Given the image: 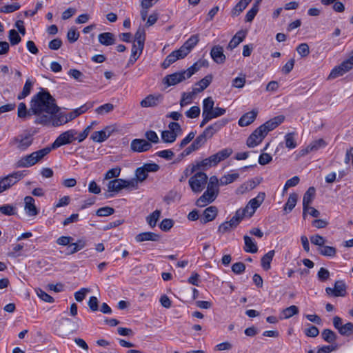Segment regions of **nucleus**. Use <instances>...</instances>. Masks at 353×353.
<instances>
[{
	"instance_id": "obj_1",
	"label": "nucleus",
	"mask_w": 353,
	"mask_h": 353,
	"mask_svg": "<svg viewBox=\"0 0 353 353\" xmlns=\"http://www.w3.org/2000/svg\"><path fill=\"white\" fill-rule=\"evenodd\" d=\"M30 106L31 112L35 116L36 124H48L52 115L59 111L54 98L43 88L32 97Z\"/></svg>"
},
{
	"instance_id": "obj_2",
	"label": "nucleus",
	"mask_w": 353,
	"mask_h": 353,
	"mask_svg": "<svg viewBox=\"0 0 353 353\" xmlns=\"http://www.w3.org/2000/svg\"><path fill=\"white\" fill-rule=\"evenodd\" d=\"M51 151V148L46 147L30 154L21 157L16 163L17 168H30L43 159Z\"/></svg>"
},
{
	"instance_id": "obj_3",
	"label": "nucleus",
	"mask_w": 353,
	"mask_h": 353,
	"mask_svg": "<svg viewBox=\"0 0 353 353\" xmlns=\"http://www.w3.org/2000/svg\"><path fill=\"white\" fill-rule=\"evenodd\" d=\"M107 187L109 192H119L123 188L137 189V181L134 179L130 180L113 179L108 182Z\"/></svg>"
},
{
	"instance_id": "obj_4",
	"label": "nucleus",
	"mask_w": 353,
	"mask_h": 353,
	"mask_svg": "<svg viewBox=\"0 0 353 353\" xmlns=\"http://www.w3.org/2000/svg\"><path fill=\"white\" fill-rule=\"evenodd\" d=\"M26 171H16L4 177L0 178V193L8 190L22 179Z\"/></svg>"
},
{
	"instance_id": "obj_5",
	"label": "nucleus",
	"mask_w": 353,
	"mask_h": 353,
	"mask_svg": "<svg viewBox=\"0 0 353 353\" xmlns=\"http://www.w3.org/2000/svg\"><path fill=\"white\" fill-rule=\"evenodd\" d=\"M208 176L204 172H197L189 179V185L192 192H201L205 187L208 182Z\"/></svg>"
},
{
	"instance_id": "obj_6",
	"label": "nucleus",
	"mask_w": 353,
	"mask_h": 353,
	"mask_svg": "<svg viewBox=\"0 0 353 353\" xmlns=\"http://www.w3.org/2000/svg\"><path fill=\"white\" fill-rule=\"evenodd\" d=\"M77 134V132L73 129L61 133L52 144L51 150L72 143L74 140H76L75 136Z\"/></svg>"
},
{
	"instance_id": "obj_7",
	"label": "nucleus",
	"mask_w": 353,
	"mask_h": 353,
	"mask_svg": "<svg viewBox=\"0 0 353 353\" xmlns=\"http://www.w3.org/2000/svg\"><path fill=\"white\" fill-rule=\"evenodd\" d=\"M33 139L30 135H19L11 139L10 144L16 145L17 148L21 151H25L32 143Z\"/></svg>"
},
{
	"instance_id": "obj_8",
	"label": "nucleus",
	"mask_w": 353,
	"mask_h": 353,
	"mask_svg": "<svg viewBox=\"0 0 353 353\" xmlns=\"http://www.w3.org/2000/svg\"><path fill=\"white\" fill-rule=\"evenodd\" d=\"M267 134L263 133V130L260 128H257L248 138L247 145L249 148H254L261 143L263 139Z\"/></svg>"
},
{
	"instance_id": "obj_9",
	"label": "nucleus",
	"mask_w": 353,
	"mask_h": 353,
	"mask_svg": "<svg viewBox=\"0 0 353 353\" xmlns=\"http://www.w3.org/2000/svg\"><path fill=\"white\" fill-rule=\"evenodd\" d=\"M265 194L264 192H259L254 199H252L246 205L245 210L249 216H251L255 212L256 210L261 205L265 199Z\"/></svg>"
},
{
	"instance_id": "obj_10",
	"label": "nucleus",
	"mask_w": 353,
	"mask_h": 353,
	"mask_svg": "<svg viewBox=\"0 0 353 353\" xmlns=\"http://www.w3.org/2000/svg\"><path fill=\"white\" fill-rule=\"evenodd\" d=\"M285 120L283 115H279L274 118L267 121L265 123L260 125L259 127L263 130V133L268 134L270 131L273 130L280 124H281Z\"/></svg>"
},
{
	"instance_id": "obj_11",
	"label": "nucleus",
	"mask_w": 353,
	"mask_h": 353,
	"mask_svg": "<svg viewBox=\"0 0 353 353\" xmlns=\"http://www.w3.org/2000/svg\"><path fill=\"white\" fill-rule=\"evenodd\" d=\"M325 292L328 295L334 296H345L346 294V285L343 281H337L334 283V288H326Z\"/></svg>"
},
{
	"instance_id": "obj_12",
	"label": "nucleus",
	"mask_w": 353,
	"mask_h": 353,
	"mask_svg": "<svg viewBox=\"0 0 353 353\" xmlns=\"http://www.w3.org/2000/svg\"><path fill=\"white\" fill-rule=\"evenodd\" d=\"M188 77L185 74L184 71H181L179 72H175L169 75H167L163 79V83L166 84L168 86L175 85L179 83L182 82L183 81L187 79Z\"/></svg>"
},
{
	"instance_id": "obj_13",
	"label": "nucleus",
	"mask_w": 353,
	"mask_h": 353,
	"mask_svg": "<svg viewBox=\"0 0 353 353\" xmlns=\"http://www.w3.org/2000/svg\"><path fill=\"white\" fill-rule=\"evenodd\" d=\"M228 122L229 120L228 119H221L207 127L203 132L206 134L208 139L212 138L215 133L223 128Z\"/></svg>"
},
{
	"instance_id": "obj_14",
	"label": "nucleus",
	"mask_w": 353,
	"mask_h": 353,
	"mask_svg": "<svg viewBox=\"0 0 353 353\" xmlns=\"http://www.w3.org/2000/svg\"><path fill=\"white\" fill-rule=\"evenodd\" d=\"M162 101V94H149L140 102V105L142 108H153L157 106Z\"/></svg>"
},
{
	"instance_id": "obj_15",
	"label": "nucleus",
	"mask_w": 353,
	"mask_h": 353,
	"mask_svg": "<svg viewBox=\"0 0 353 353\" xmlns=\"http://www.w3.org/2000/svg\"><path fill=\"white\" fill-rule=\"evenodd\" d=\"M218 196L216 192H211L208 189L203 192V194L196 200V205L198 207H205L208 204L213 202L216 196Z\"/></svg>"
},
{
	"instance_id": "obj_16",
	"label": "nucleus",
	"mask_w": 353,
	"mask_h": 353,
	"mask_svg": "<svg viewBox=\"0 0 353 353\" xmlns=\"http://www.w3.org/2000/svg\"><path fill=\"white\" fill-rule=\"evenodd\" d=\"M315 188L310 187L304 194L303 198V216L305 219L307 211L309 210V205L312 202L315 196Z\"/></svg>"
},
{
	"instance_id": "obj_17",
	"label": "nucleus",
	"mask_w": 353,
	"mask_h": 353,
	"mask_svg": "<svg viewBox=\"0 0 353 353\" xmlns=\"http://www.w3.org/2000/svg\"><path fill=\"white\" fill-rule=\"evenodd\" d=\"M131 149L137 152H143L149 150L152 145L145 139H136L131 142Z\"/></svg>"
},
{
	"instance_id": "obj_18",
	"label": "nucleus",
	"mask_w": 353,
	"mask_h": 353,
	"mask_svg": "<svg viewBox=\"0 0 353 353\" xmlns=\"http://www.w3.org/2000/svg\"><path fill=\"white\" fill-rule=\"evenodd\" d=\"M199 34L192 35L179 48L181 50V52H183V54L186 57L190 52L192 48L199 43Z\"/></svg>"
},
{
	"instance_id": "obj_19",
	"label": "nucleus",
	"mask_w": 353,
	"mask_h": 353,
	"mask_svg": "<svg viewBox=\"0 0 353 353\" xmlns=\"http://www.w3.org/2000/svg\"><path fill=\"white\" fill-rule=\"evenodd\" d=\"M210 56L212 60L218 64H222L225 61L226 57L223 53V48L221 46H214L211 49Z\"/></svg>"
},
{
	"instance_id": "obj_20",
	"label": "nucleus",
	"mask_w": 353,
	"mask_h": 353,
	"mask_svg": "<svg viewBox=\"0 0 353 353\" xmlns=\"http://www.w3.org/2000/svg\"><path fill=\"white\" fill-rule=\"evenodd\" d=\"M111 132V127L107 126L102 130L94 132L90 139L94 142L101 143L105 141L110 136Z\"/></svg>"
},
{
	"instance_id": "obj_21",
	"label": "nucleus",
	"mask_w": 353,
	"mask_h": 353,
	"mask_svg": "<svg viewBox=\"0 0 353 353\" xmlns=\"http://www.w3.org/2000/svg\"><path fill=\"white\" fill-rule=\"evenodd\" d=\"M50 122L48 124H42L45 126L58 127L67 123L68 121L65 117V114L63 112L54 113L50 119Z\"/></svg>"
},
{
	"instance_id": "obj_22",
	"label": "nucleus",
	"mask_w": 353,
	"mask_h": 353,
	"mask_svg": "<svg viewBox=\"0 0 353 353\" xmlns=\"http://www.w3.org/2000/svg\"><path fill=\"white\" fill-rule=\"evenodd\" d=\"M209 65L208 60L200 59L195 62L191 67L185 70H183L188 79L190 78L194 73L199 71L201 68H207Z\"/></svg>"
},
{
	"instance_id": "obj_23",
	"label": "nucleus",
	"mask_w": 353,
	"mask_h": 353,
	"mask_svg": "<svg viewBox=\"0 0 353 353\" xmlns=\"http://www.w3.org/2000/svg\"><path fill=\"white\" fill-rule=\"evenodd\" d=\"M25 203V211L26 213L30 216H37L39 213V210H37L35 203L34 199L30 196H27L24 198Z\"/></svg>"
},
{
	"instance_id": "obj_24",
	"label": "nucleus",
	"mask_w": 353,
	"mask_h": 353,
	"mask_svg": "<svg viewBox=\"0 0 353 353\" xmlns=\"http://www.w3.org/2000/svg\"><path fill=\"white\" fill-rule=\"evenodd\" d=\"M185 57V56L183 54V53L181 52L180 49L173 51L166 57L165 59L162 63V67L163 68H167L178 59H183Z\"/></svg>"
},
{
	"instance_id": "obj_25",
	"label": "nucleus",
	"mask_w": 353,
	"mask_h": 353,
	"mask_svg": "<svg viewBox=\"0 0 353 353\" xmlns=\"http://www.w3.org/2000/svg\"><path fill=\"white\" fill-rule=\"evenodd\" d=\"M258 114V110H252L250 112H248L244 114L239 120V125L241 127L248 126L256 119V117Z\"/></svg>"
},
{
	"instance_id": "obj_26",
	"label": "nucleus",
	"mask_w": 353,
	"mask_h": 353,
	"mask_svg": "<svg viewBox=\"0 0 353 353\" xmlns=\"http://www.w3.org/2000/svg\"><path fill=\"white\" fill-rule=\"evenodd\" d=\"M160 236L158 234L152 232H145L137 234L135 236V240L137 242H143L145 241H158Z\"/></svg>"
},
{
	"instance_id": "obj_27",
	"label": "nucleus",
	"mask_w": 353,
	"mask_h": 353,
	"mask_svg": "<svg viewBox=\"0 0 353 353\" xmlns=\"http://www.w3.org/2000/svg\"><path fill=\"white\" fill-rule=\"evenodd\" d=\"M218 210L215 206H210L203 212V218L201 219L203 223L213 221L217 215Z\"/></svg>"
},
{
	"instance_id": "obj_28",
	"label": "nucleus",
	"mask_w": 353,
	"mask_h": 353,
	"mask_svg": "<svg viewBox=\"0 0 353 353\" xmlns=\"http://www.w3.org/2000/svg\"><path fill=\"white\" fill-rule=\"evenodd\" d=\"M212 80V75H207L204 78H203L201 81L197 82L194 88V93H199L204 90L205 88H207L209 85L210 84L211 81Z\"/></svg>"
},
{
	"instance_id": "obj_29",
	"label": "nucleus",
	"mask_w": 353,
	"mask_h": 353,
	"mask_svg": "<svg viewBox=\"0 0 353 353\" xmlns=\"http://www.w3.org/2000/svg\"><path fill=\"white\" fill-rule=\"evenodd\" d=\"M159 0H141V10L140 12L141 19L145 21L148 17V10Z\"/></svg>"
},
{
	"instance_id": "obj_30",
	"label": "nucleus",
	"mask_w": 353,
	"mask_h": 353,
	"mask_svg": "<svg viewBox=\"0 0 353 353\" xmlns=\"http://www.w3.org/2000/svg\"><path fill=\"white\" fill-rule=\"evenodd\" d=\"M325 141L323 139L315 140L310 143L306 148L303 150L304 153H309L310 152L316 151L319 149L323 148L326 145Z\"/></svg>"
},
{
	"instance_id": "obj_31",
	"label": "nucleus",
	"mask_w": 353,
	"mask_h": 353,
	"mask_svg": "<svg viewBox=\"0 0 353 353\" xmlns=\"http://www.w3.org/2000/svg\"><path fill=\"white\" fill-rule=\"evenodd\" d=\"M245 37V34L243 32H238L229 42L227 48L233 50L237 47L240 43H241Z\"/></svg>"
},
{
	"instance_id": "obj_32",
	"label": "nucleus",
	"mask_w": 353,
	"mask_h": 353,
	"mask_svg": "<svg viewBox=\"0 0 353 353\" xmlns=\"http://www.w3.org/2000/svg\"><path fill=\"white\" fill-rule=\"evenodd\" d=\"M243 239H244V242H245L244 250L246 252H250V253L257 252V251H258L257 245L251 237H250L247 235H245L243 237Z\"/></svg>"
},
{
	"instance_id": "obj_33",
	"label": "nucleus",
	"mask_w": 353,
	"mask_h": 353,
	"mask_svg": "<svg viewBox=\"0 0 353 353\" xmlns=\"http://www.w3.org/2000/svg\"><path fill=\"white\" fill-rule=\"evenodd\" d=\"M99 41L104 46L113 45L115 43L114 34L111 32H103L99 35Z\"/></svg>"
},
{
	"instance_id": "obj_34",
	"label": "nucleus",
	"mask_w": 353,
	"mask_h": 353,
	"mask_svg": "<svg viewBox=\"0 0 353 353\" xmlns=\"http://www.w3.org/2000/svg\"><path fill=\"white\" fill-rule=\"evenodd\" d=\"M17 115L21 119H26L34 115V113L31 112V106L28 109L26 105L21 102L18 105Z\"/></svg>"
},
{
	"instance_id": "obj_35",
	"label": "nucleus",
	"mask_w": 353,
	"mask_h": 353,
	"mask_svg": "<svg viewBox=\"0 0 353 353\" xmlns=\"http://www.w3.org/2000/svg\"><path fill=\"white\" fill-rule=\"evenodd\" d=\"M298 199V195L296 193H292L290 194L287 202L285 203L283 210L285 213L291 212L296 206Z\"/></svg>"
},
{
	"instance_id": "obj_36",
	"label": "nucleus",
	"mask_w": 353,
	"mask_h": 353,
	"mask_svg": "<svg viewBox=\"0 0 353 353\" xmlns=\"http://www.w3.org/2000/svg\"><path fill=\"white\" fill-rule=\"evenodd\" d=\"M274 250H270L261 258V266L265 270H268L271 265V261L274 256Z\"/></svg>"
},
{
	"instance_id": "obj_37",
	"label": "nucleus",
	"mask_w": 353,
	"mask_h": 353,
	"mask_svg": "<svg viewBox=\"0 0 353 353\" xmlns=\"http://www.w3.org/2000/svg\"><path fill=\"white\" fill-rule=\"evenodd\" d=\"M214 102L212 97H209L205 99L203 101V114L211 116V112L214 109Z\"/></svg>"
},
{
	"instance_id": "obj_38",
	"label": "nucleus",
	"mask_w": 353,
	"mask_h": 353,
	"mask_svg": "<svg viewBox=\"0 0 353 353\" xmlns=\"http://www.w3.org/2000/svg\"><path fill=\"white\" fill-rule=\"evenodd\" d=\"M299 313V309L296 305H291L285 308L281 312V319H287Z\"/></svg>"
},
{
	"instance_id": "obj_39",
	"label": "nucleus",
	"mask_w": 353,
	"mask_h": 353,
	"mask_svg": "<svg viewBox=\"0 0 353 353\" xmlns=\"http://www.w3.org/2000/svg\"><path fill=\"white\" fill-rule=\"evenodd\" d=\"M32 86L33 83L31 81V80L30 79H27L23 85L22 91L18 94L17 99L19 100H21L28 97L30 94Z\"/></svg>"
},
{
	"instance_id": "obj_40",
	"label": "nucleus",
	"mask_w": 353,
	"mask_h": 353,
	"mask_svg": "<svg viewBox=\"0 0 353 353\" xmlns=\"http://www.w3.org/2000/svg\"><path fill=\"white\" fill-rule=\"evenodd\" d=\"M161 210H156L146 217V221L152 228L157 225V223L161 216Z\"/></svg>"
},
{
	"instance_id": "obj_41",
	"label": "nucleus",
	"mask_w": 353,
	"mask_h": 353,
	"mask_svg": "<svg viewBox=\"0 0 353 353\" xmlns=\"http://www.w3.org/2000/svg\"><path fill=\"white\" fill-rule=\"evenodd\" d=\"M323 339L330 343L334 342L337 339L336 334L330 329H325L321 332Z\"/></svg>"
},
{
	"instance_id": "obj_42",
	"label": "nucleus",
	"mask_w": 353,
	"mask_h": 353,
	"mask_svg": "<svg viewBox=\"0 0 353 353\" xmlns=\"http://www.w3.org/2000/svg\"><path fill=\"white\" fill-rule=\"evenodd\" d=\"M219 185L220 181L218 179V178L216 176H212L210 178L207 189L211 192H216V194H219Z\"/></svg>"
},
{
	"instance_id": "obj_43",
	"label": "nucleus",
	"mask_w": 353,
	"mask_h": 353,
	"mask_svg": "<svg viewBox=\"0 0 353 353\" xmlns=\"http://www.w3.org/2000/svg\"><path fill=\"white\" fill-rule=\"evenodd\" d=\"M145 32L143 28H139L135 33L134 42L137 43L139 47H144Z\"/></svg>"
},
{
	"instance_id": "obj_44",
	"label": "nucleus",
	"mask_w": 353,
	"mask_h": 353,
	"mask_svg": "<svg viewBox=\"0 0 353 353\" xmlns=\"http://www.w3.org/2000/svg\"><path fill=\"white\" fill-rule=\"evenodd\" d=\"M252 1V0H241L233 8L232 14L233 16H238Z\"/></svg>"
},
{
	"instance_id": "obj_45",
	"label": "nucleus",
	"mask_w": 353,
	"mask_h": 353,
	"mask_svg": "<svg viewBox=\"0 0 353 353\" xmlns=\"http://www.w3.org/2000/svg\"><path fill=\"white\" fill-rule=\"evenodd\" d=\"M239 177V174L238 173L228 174L224 175L220 179V185H226L230 184L236 180Z\"/></svg>"
},
{
	"instance_id": "obj_46",
	"label": "nucleus",
	"mask_w": 353,
	"mask_h": 353,
	"mask_svg": "<svg viewBox=\"0 0 353 353\" xmlns=\"http://www.w3.org/2000/svg\"><path fill=\"white\" fill-rule=\"evenodd\" d=\"M177 137V134L170 130H165L161 133V139L165 143H173Z\"/></svg>"
},
{
	"instance_id": "obj_47",
	"label": "nucleus",
	"mask_w": 353,
	"mask_h": 353,
	"mask_svg": "<svg viewBox=\"0 0 353 353\" xmlns=\"http://www.w3.org/2000/svg\"><path fill=\"white\" fill-rule=\"evenodd\" d=\"M85 246V242L83 240H79L77 243H72L70 244V248L72 247V248L69 249L68 254H72L83 249Z\"/></svg>"
},
{
	"instance_id": "obj_48",
	"label": "nucleus",
	"mask_w": 353,
	"mask_h": 353,
	"mask_svg": "<svg viewBox=\"0 0 353 353\" xmlns=\"http://www.w3.org/2000/svg\"><path fill=\"white\" fill-rule=\"evenodd\" d=\"M319 252L321 254L326 256H334L336 253L335 248L332 246H322L319 248Z\"/></svg>"
},
{
	"instance_id": "obj_49",
	"label": "nucleus",
	"mask_w": 353,
	"mask_h": 353,
	"mask_svg": "<svg viewBox=\"0 0 353 353\" xmlns=\"http://www.w3.org/2000/svg\"><path fill=\"white\" fill-rule=\"evenodd\" d=\"M114 110V105L110 103L103 104L95 109V112L100 115L109 113Z\"/></svg>"
},
{
	"instance_id": "obj_50",
	"label": "nucleus",
	"mask_w": 353,
	"mask_h": 353,
	"mask_svg": "<svg viewBox=\"0 0 353 353\" xmlns=\"http://www.w3.org/2000/svg\"><path fill=\"white\" fill-rule=\"evenodd\" d=\"M339 334L342 336H349L353 334V323L348 322L339 329Z\"/></svg>"
},
{
	"instance_id": "obj_51",
	"label": "nucleus",
	"mask_w": 353,
	"mask_h": 353,
	"mask_svg": "<svg viewBox=\"0 0 353 353\" xmlns=\"http://www.w3.org/2000/svg\"><path fill=\"white\" fill-rule=\"evenodd\" d=\"M196 93L194 92V90L190 92H183L182 94V97L180 101V105L181 107H183L192 102L193 96Z\"/></svg>"
},
{
	"instance_id": "obj_52",
	"label": "nucleus",
	"mask_w": 353,
	"mask_h": 353,
	"mask_svg": "<svg viewBox=\"0 0 353 353\" xmlns=\"http://www.w3.org/2000/svg\"><path fill=\"white\" fill-rule=\"evenodd\" d=\"M8 38L11 45L12 46L18 44L21 40L19 33L14 29L9 31Z\"/></svg>"
},
{
	"instance_id": "obj_53",
	"label": "nucleus",
	"mask_w": 353,
	"mask_h": 353,
	"mask_svg": "<svg viewBox=\"0 0 353 353\" xmlns=\"http://www.w3.org/2000/svg\"><path fill=\"white\" fill-rule=\"evenodd\" d=\"M344 74H345L344 69L341 67V65H339L332 69L328 76V79H336L339 77L343 76Z\"/></svg>"
},
{
	"instance_id": "obj_54",
	"label": "nucleus",
	"mask_w": 353,
	"mask_h": 353,
	"mask_svg": "<svg viewBox=\"0 0 353 353\" xmlns=\"http://www.w3.org/2000/svg\"><path fill=\"white\" fill-rule=\"evenodd\" d=\"M135 175L137 181V183L139 181L142 182L146 179L148 177V172L144 169L143 166L138 168L135 171Z\"/></svg>"
},
{
	"instance_id": "obj_55",
	"label": "nucleus",
	"mask_w": 353,
	"mask_h": 353,
	"mask_svg": "<svg viewBox=\"0 0 353 353\" xmlns=\"http://www.w3.org/2000/svg\"><path fill=\"white\" fill-rule=\"evenodd\" d=\"M296 51L301 57H306L310 54L309 46L306 43H301L297 46Z\"/></svg>"
},
{
	"instance_id": "obj_56",
	"label": "nucleus",
	"mask_w": 353,
	"mask_h": 353,
	"mask_svg": "<svg viewBox=\"0 0 353 353\" xmlns=\"http://www.w3.org/2000/svg\"><path fill=\"white\" fill-rule=\"evenodd\" d=\"M285 146L289 149H293L296 147V143L294 138V133H288L285 136Z\"/></svg>"
},
{
	"instance_id": "obj_57",
	"label": "nucleus",
	"mask_w": 353,
	"mask_h": 353,
	"mask_svg": "<svg viewBox=\"0 0 353 353\" xmlns=\"http://www.w3.org/2000/svg\"><path fill=\"white\" fill-rule=\"evenodd\" d=\"M192 166L195 167V170H196L200 168H208L212 166H214V165H212V161L211 160V158H210V157H209L208 158H206V159L202 160L201 161L197 163L196 165H192Z\"/></svg>"
},
{
	"instance_id": "obj_58",
	"label": "nucleus",
	"mask_w": 353,
	"mask_h": 353,
	"mask_svg": "<svg viewBox=\"0 0 353 353\" xmlns=\"http://www.w3.org/2000/svg\"><path fill=\"white\" fill-rule=\"evenodd\" d=\"M114 210L111 207H103L97 210L96 214L99 216H107L114 214Z\"/></svg>"
},
{
	"instance_id": "obj_59",
	"label": "nucleus",
	"mask_w": 353,
	"mask_h": 353,
	"mask_svg": "<svg viewBox=\"0 0 353 353\" xmlns=\"http://www.w3.org/2000/svg\"><path fill=\"white\" fill-rule=\"evenodd\" d=\"M0 212L7 216L14 215L16 213L15 208L10 204L3 205L0 207Z\"/></svg>"
},
{
	"instance_id": "obj_60",
	"label": "nucleus",
	"mask_w": 353,
	"mask_h": 353,
	"mask_svg": "<svg viewBox=\"0 0 353 353\" xmlns=\"http://www.w3.org/2000/svg\"><path fill=\"white\" fill-rule=\"evenodd\" d=\"M259 6L253 4L251 9L248 10L245 15V21L247 22H251L254 19V18L255 17L256 14L259 11Z\"/></svg>"
},
{
	"instance_id": "obj_61",
	"label": "nucleus",
	"mask_w": 353,
	"mask_h": 353,
	"mask_svg": "<svg viewBox=\"0 0 353 353\" xmlns=\"http://www.w3.org/2000/svg\"><path fill=\"white\" fill-rule=\"evenodd\" d=\"M79 37V32L77 31L75 28H71L67 34V39L69 42L74 43L78 40Z\"/></svg>"
},
{
	"instance_id": "obj_62",
	"label": "nucleus",
	"mask_w": 353,
	"mask_h": 353,
	"mask_svg": "<svg viewBox=\"0 0 353 353\" xmlns=\"http://www.w3.org/2000/svg\"><path fill=\"white\" fill-rule=\"evenodd\" d=\"M20 7L21 6L18 3H14L11 5H6V6H3L0 9V12H4V13H11L16 10H18L20 8Z\"/></svg>"
},
{
	"instance_id": "obj_63",
	"label": "nucleus",
	"mask_w": 353,
	"mask_h": 353,
	"mask_svg": "<svg viewBox=\"0 0 353 353\" xmlns=\"http://www.w3.org/2000/svg\"><path fill=\"white\" fill-rule=\"evenodd\" d=\"M173 225L174 222L172 219H165L161 222L159 228L161 230L167 232L173 227Z\"/></svg>"
},
{
	"instance_id": "obj_64",
	"label": "nucleus",
	"mask_w": 353,
	"mask_h": 353,
	"mask_svg": "<svg viewBox=\"0 0 353 353\" xmlns=\"http://www.w3.org/2000/svg\"><path fill=\"white\" fill-rule=\"evenodd\" d=\"M304 333L309 337H316L319 335V330L316 326L309 325V327L305 329Z\"/></svg>"
}]
</instances>
